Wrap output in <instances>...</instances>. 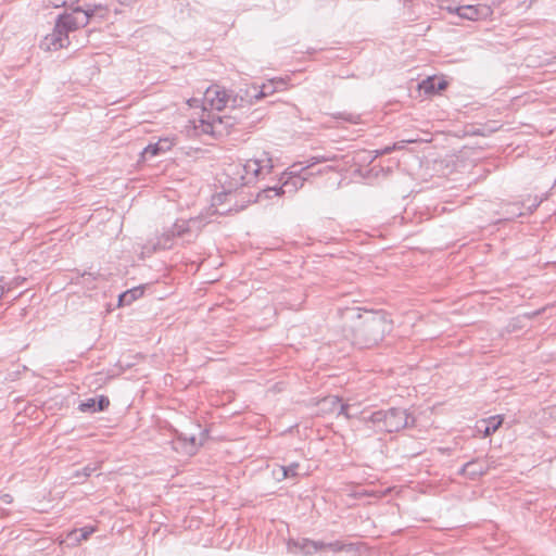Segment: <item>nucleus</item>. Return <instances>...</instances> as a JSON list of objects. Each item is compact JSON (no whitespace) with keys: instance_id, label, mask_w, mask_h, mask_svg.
<instances>
[{"instance_id":"obj_33","label":"nucleus","mask_w":556,"mask_h":556,"mask_svg":"<svg viewBox=\"0 0 556 556\" xmlns=\"http://www.w3.org/2000/svg\"><path fill=\"white\" fill-rule=\"evenodd\" d=\"M4 290H5L4 286L0 285V298L3 295Z\"/></svg>"},{"instance_id":"obj_15","label":"nucleus","mask_w":556,"mask_h":556,"mask_svg":"<svg viewBox=\"0 0 556 556\" xmlns=\"http://www.w3.org/2000/svg\"><path fill=\"white\" fill-rule=\"evenodd\" d=\"M481 426H479V430L483 433V437L486 438L493 434L503 424V418L501 416H492L488 419H483L480 421Z\"/></svg>"},{"instance_id":"obj_19","label":"nucleus","mask_w":556,"mask_h":556,"mask_svg":"<svg viewBox=\"0 0 556 556\" xmlns=\"http://www.w3.org/2000/svg\"><path fill=\"white\" fill-rule=\"evenodd\" d=\"M96 531L94 527H84L81 529H75L68 533V538L74 540L76 543L88 540L89 536Z\"/></svg>"},{"instance_id":"obj_22","label":"nucleus","mask_w":556,"mask_h":556,"mask_svg":"<svg viewBox=\"0 0 556 556\" xmlns=\"http://www.w3.org/2000/svg\"><path fill=\"white\" fill-rule=\"evenodd\" d=\"M299 464L298 463H292L288 466H281L280 467V471H281V478L282 479H287V478H295L299 476Z\"/></svg>"},{"instance_id":"obj_25","label":"nucleus","mask_w":556,"mask_h":556,"mask_svg":"<svg viewBox=\"0 0 556 556\" xmlns=\"http://www.w3.org/2000/svg\"><path fill=\"white\" fill-rule=\"evenodd\" d=\"M437 78H428L420 85L427 92H434L437 89Z\"/></svg>"},{"instance_id":"obj_32","label":"nucleus","mask_w":556,"mask_h":556,"mask_svg":"<svg viewBox=\"0 0 556 556\" xmlns=\"http://www.w3.org/2000/svg\"><path fill=\"white\" fill-rule=\"evenodd\" d=\"M188 103H189V105H190V106H195V105H198L199 100H198V99H190V100L188 101Z\"/></svg>"},{"instance_id":"obj_3","label":"nucleus","mask_w":556,"mask_h":556,"mask_svg":"<svg viewBox=\"0 0 556 556\" xmlns=\"http://www.w3.org/2000/svg\"><path fill=\"white\" fill-rule=\"evenodd\" d=\"M274 167L268 153L263 152L258 157L248 160L244 164L230 165L227 175L233 180L235 188L253 184L261 177L268 175Z\"/></svg>"},{"instance_id":"obj_5","label":"nucleus","mask_w":556,"mask_h":556,"mask_svg":"<svg viewBox=\"0 0 556 556\" xmlns=\"http://www.w3.org/2000/svg\"><path fill=\"white\" fill-rule=\"evenodd\" d=\"M231 103L233 106L236 99H232L226 89L220 86L214 85L208 87L203 97V109L206 110L207 105L211 109L220 111Z\"/></svg>"},{"instance_id":"obj_18","label":"nucleus","mask_w":556,"mask_h":556,"mask_svg":"<svg viewBox=\"0 0 556 556\" xmlns=\"http://www.w3.org/2000/svg\"><path fill=\"white\" fill-rule=\"evenodd\" d=\"M318 160L313 157L306 166H303V163H294L292 164L282 175H294L298 177H307L305 174L307 169H309L314 164H316Z\"/></svg>"},{"instance_id":"obj_10","label":"nucleus","mask_w":556,"mask_h":556,"mask_svg":"<svg viewBox=\"0 0 556 556\" xmlns=\"http://www.w3.org/2000/svg\"><path fill=\"white\" fill-rule=\"evenodd\" d=\"M494 468V462L490 459H476L466 463L462 468V473L470 479H476L485 475L490 469Z\"/></svg>"},{"instance_id":"obj_26","label":"nucleus","mask_w":556,"mask_h":556,"mask_svg":"<svg viewBox=\"0 0 556 556\" xmlns=\"http://www.w3.org/2000/svg\"><path fill=\"white\" fill-rule=\"evenodd\" d=\"M156 143L160 147V150L165 153L166 151L170 150L174 144V140L170 138H161Z\"/></svg>"},{"instance_id":"obj_36","label":"nucleus","mask_w":556,"mask_h":556,"mask_svg":"<svg viewBox=\"0 0 556 556\" xmlns=\"http://www.w3.org/2000/svg\"><path fill=\"white\" fill-rule=\"evenodd\" d=\"M119 1H121L122 3H124V1H123V0H119Z\"/></svg>"},{"instance_id":"obj_27","label":"nucleus","mask_w":556,"mask_h":556,"mask_svg":"<svg viewBox=\"0 0 556 556\" xmlns=\"http://www.w3.org/2000/svg\"><path fill=\"white\" fill-rule=\"evenodd\" d=\"M77 1L78 0H50V3L53 4L55 8H58V7H72Z\"/></svg>"},{"instance_id":"obj_17","label":"nucleus","mask_w":556,"mask_h":556,"mask_svg":"<svg viewBox=\"0 0 556 556\" xmlns=\"http://www.w3.org/2000/svg\"><path fill=\"white\" fill-rule=\"evenodd\" d=\"M143 295V289L141 287H136L130 290L125 291L118 298L119 306H128L137 299Z\"/></svg>"},{"instance_id":"obj_8","label":"nucleus","mask_w":556,"mask_h":556,"mask_svg":"<svg viewBox=\"0 0 556 556\" xmlns=\"http://www.w3.org/2000/svg\"><path fill=\"white\" fill-rule=\"evenodd\" d=\"M70 43L68 35L59 27L55 26L51 34H48L41 41L40 48L46 51H56L59 49L67 47Z\"/></svg>"},{"instance_id":"obj_23","label":"nucleus","mask_w":556,"mask_h":556,"mask_svg":"<svg viewBox=\"0 0 556 556\" xmlns=\"http://www.w3.org/2000/svg\"><path fill=\"white\" fill-rule=\"evenodd\" d=\"M161 153H163V152L160 150V147L157 146V143H156V142H155V143H150V144H148V146L143 149V151H142V157H143L144 160H149V159H151V157H153V156H155V155H159V154H161Z\"/></svg>"},{"instance_id":"obj_4","label":"nucleus","mask_w":556,"mask_h":556,"mask_svg":"<svg viewBox=\"0 0 556 556\" xmlns=\"http://www.w3.org/2000/svg\"><path fill=\"white\" fill-rule=\"evenodd\" d=\"M353 549L352 544H344L341 541L323 542L309 539L289 540L288 551L292 554H301L302 556H311L318 552L331 551L333 553L350 552Z\"/></svg>"},{"instance_id":"obj_28","label":"nucleus","mask_w":556,"mask_h":556,"mask_svg":"<svg viewBox=\"0 0 556 556\" xmlns=\"http://www.w3.org/2000/svg\"><path fill=\"white\" fill-rule=\"evenodd\" d=\"M109 405H110V400L106 396H104V395H101L97 400L98 412L104 410L105 408L109 407Z\"/></svg>"},{"instance_id":"obj_35","label":"nucleus","mask_w":556,"mask_h":556,"mask_svg":"<svg viewBox=\"0 0 556 556\" xmlns=\"http://www.w3.org/2000/svg\"><path fill=\"white\" fill-rule=\"evenodd\" d=\"M396 144H397L396 150H397V149H402V144H399V143H396Z\"/></svg>"},{"instance_id":"obj_16","label":"nucleus","mask_w":556,"mask_h":556,"mask_svg":"<svg viewBox=\"0 0 556 556\" xmlns=\"http://www.w3.org/2000/svg\"><path fill=\"white\" fill-rule=\"evenodd\" d=\"M198 224L197 219L189 220H177L172 226V235L176 237H182L185 233L191 232L192 228Z\"/></svg>"},{"instance_id":"obj_34","label":"nucleus","mask_w":556,"mask_h":556,"mask_svg":"<svg viewBox=\"0 0 556 556\" xmlns=\"http://www.w3.org/2000/svg\"><path fill=\"white\" fill-rule=\"evenodd\" d=\"M85 471H86V472H85V476H89V475H90V469H89L88 467H87V468H85Z\"/></svg>"},{"instance_id":"obj_21","label":"nucleus","mask_w":556,"mask_h":556,"mask_svg":"<svg viewBox=\"0 0 556 556\" xmlns=\"http://www.w3.org/2000/svg\"><path fill=\"white\" fill-rule=\"evenodd\" d=\"M458 15L467 20H478L480 17V12L475 5H464L458 8Z\"/></svg>"},{"instance_id":"obj_31","label":"nucleus","mask_w":556,"mask_h":556,"mask_svg":"<svg viewBox=\"0 0 556 556\" xmlns=\"http://www.w3.org/2000/svg\"><path fill=\"white\" fill-rule=\"evenodd\" d=\"M2 498H3L4 503H11L12 502V496L10 494H4Z\"/></svg>"},{"instance_id":"obj_14","label":"nucleus","mask_w":556,"mask_h":556,"mask_svg":"<svg viewBox=\"0 0 556 556\" xmlns=\"http://www.w3.org/2000/svg\"><path fill=\"white\" fill-rule=\"evenodd\" d=\"M81 11L84 13V15L87 16L88 18V22L90 21V18H93V17H99V18H106L108 15H109V8L104 4H86L84 8H81Z\"/></svg>"},{"instance_id":"obj_24","label":"nucleus","mask_w":556,"mask_h":556,"mask_svg":"<svg viewBox=\"0 0 556 556\" xmlns=\"http://www.w3.org/2000/svg\"><path fill=\"white\" fill-rule=\"evenodd\" d=\"M79 410L80 412H98L97 407V400L96 399H88L87 401L79 404Z\"/></svg>"},{"instance_id":"obj_6","label":"nucleus","mask_w":556,"mask_h":556,"mask_svg":"<svg viewBox=\"0 0 556 556\" xmlns=\"http://www.w3.org/2000/svg\"><path fill=\"white\" fill-rule=\"evenodd\" d=\"M307 179V177H298L294 175H287L281 177L282 186L280 188L271 187L264 189L262 192L258 193V199H269L273 197H280L287 191L294 192L299 188H302L304 185V181Z\"/></svg>"},{"instance_id":"obj_13","label":"nucleus","mask_w":556,"mask_h":556,"mask_svg":"<svg viewBox=\"0 0 556 556\" xmlns=\"http://www.w3.org/2000/svg\"><path fill=\"white\" fill-rule=\"evenodd\" d=\"M321 404L328 406L331 410L339 409V415H343L345 418L358 417L356 413H352V405L342 404L338 396H327L321 401Z\"/></svg>"},{"instance_id":"obj_30","label":"nucleus","mask_w":556,"mask_h":556,"mask_svg":"<svg viewBox=\"0 0 556 556\" xmlns=\"http://www.w3.org/2000/svg\"><path fill=\"white\" fill-rule=\"evenodd\" d=\"M435 85H437V89L438 90H443L446 87V81L441 80V79H437V84Z\"/></svg>"},{"instance_id":"obj_2","label":"nucleus","mask_w":556,"mask_h":556,"mask_svg":"<svg viewBox=\"0 0 556 556\" xmlns=\"http://www.w3.org/2000/svg\"><path fill=\"white\" fill-rule=\"evenodd\" d=\"M358 418L364 424H370L377 433L399 432L415 424V418L408 414L407 409L400 407L376 410L370 415L362 412Z\"/></svg>"},{"instance_id":"obj_11","label":"nucleus","mask_w":556,"mask_h":556,"mask_svg":"<svg viewBox=\"0 0 556 556\" xmlns=\"http://www.w3.org/2000/svg\"><path fill=\"white\" fill-rule=\"evenodd\" d=\"M223 118L220 116L218 117H212V121H207L204 118L199 119L198 122H194L193 128L197 132V135H216L220 134L222 129L220 126L223 125Z\"/></svg>"},{"instance_id":"obj_9","label":"nucleus","mask_w":556,"mask_h":556,"mask_svg":"<svg viewBox=\"0 0 556 556\" xmlns=\"http://www.w3.org/2000/svg\"><path fill=\"white\" fill-rule=\"evenodd\" d=\"M204 438V432H201V439H198L194 433H179L175 443V448H181L186 454L193 455L198 451L199 446L202 445Z\"/></svg>"},{"instance_id":"obj_12","label":"nucleus","mask_w":556,"mask_h":556,"mask_svg":"<svg viewBox=\"0 0 556 556\" xmlns=\"http://www.w3.org/2000/svg\"><path fill=\"white\" fill-rule=\"evenodd\" d=\"M285 83L282 80H269L263 84L258 89L256 86L252 87V92H248V97L255 100H261L269 94H273L279 87H282Z\"/></svg>"},{"instance_id":"obj_20","label":"nucleus","mask_w":556,"mask_h":556,"mask_svg":"<svg viewBox=\"0 0 556 556\" xmlns=\"http://www.w3.org/2000/svg\"><path fill=\"white\" fill-rule=\"evenodd\" d=\"M176 236L172 235V227L165 230L159 238L154 245L155 249H169L173 247V239Z\"/></svg>"},{"instance_id":"obj_29","label":"nucleus","mask_w":556,"mask_h":556,"mask_svg":"<svg viewBox=\"0 0 556 556\" xmlns=\"http://www.w3.org/2000/svg\"><path fill=\"white\" fill-rule=\"evenodd\" d=\"M396 148H397V144L395 143L393 146H388L382 150H377V151H375V153H376V156H379V155L391 153L392 151L396 150Z\"/></svg>"},{"instance_id":"obj_7","label":"nucleus","mask_w":556,"mask_h":556,"mask_svg":"<svg viewBox=\"0 0 556 556\" xmlns=\"http://www.w3.org/2000/svg\"><path fill=\"white\" fill-rule=\"evenodd\" d=\"M56 24L68 35L70 31L86 26L88 18L84 15L81 7H76L71 13L60 15Z\"/></svg>"},{"instance_id":"obj_1","label":"nucleus","mask_w":556,"mask_h":556,"mask_svg":"<svg viewBox=\"0 0 556 556\" xmlns=\"http://www.w3.org/2000/svg\"><path fill=\"white\" fill-rule=\"evenodd\" d=\"M357 320L352 328V343L361 349L378 344L391 326L380 312L357 313Z\"/></svg>"}]
</instances>
